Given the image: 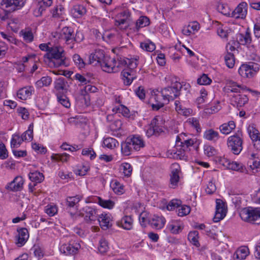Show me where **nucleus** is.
Returning a JSON list of instances; mask_svg holds the SVG:
<instances>
[{
    "mask_svg": "<svg viewBox=\"0 0 260 260\" xmlns=\"http://www.w3.org/2000/svg\"><path fill=\"white\" fill-rule=\"evenodd\" d=\"M71 13L75 18H80L86 13V9L83 5L74 6L71 9Z\"/></svg>",
    "mask_w": 260,
    "mask_h": 260,
    "instance_id": "cd10ccee",
    "label": "nucleus"
},
{
    "mask_svg": "<svg viewBox=\"0 0 260 260\" xmlns=\"http://www.w3.org/2000/svg\"><path fill=\"white\" fill-rule=\"evenodd\" d=\"M127 67L128 68L127 69L132 70L136 68L138 66V59H129L127 58Z\"/></svg>",
    "mask_w": 260,
    "mask_h": 260,
    "instance_id": "0e129e2a",
    "label": "nucleus"
},
{
    "mask_svg": "<svg viewBox=\"0 0 260 260\" xmlns=\"http://www.w3.org/2000/svg\"><path fill=\"white\" fill-rule=\"evenodd\" d=\"M103 145L105 147L112 149L118 145V142L115 139L109 137L104 140Z\"/></svg>",
    "mask_w": 260,
    "mask_h": 260,
    "instance_id": "e433bc0d",
    "label": "nucleus"
},
{
    "mask_svg": "<svg viewBox=\"0 0 260 260\" xmlns=\"http://www.w3.org/2000/svg\"><path fill=\"white\" fill-rule=\"evenodd\" d=\"M171 173L170 174V187L175 188L178 186L179 181V173L181 169L179 165L177 163H174L171 165Z\"/></svg>",
    "mask_w": 260,
    "mask_h": 260,
    "instance_id": "9d476101",
    "label": "nucleus"
},
{
    "mask_svg": "<svg viewBox=\"0 0 260 260\" xmlns=\"http://www.w3.org/2000/svg\"><path fill=\"white\" fill-rule=\"evenodd\" d=\"M113 190L117 194H122L124 192V186L117 181H114L111 184Z\"/></svg>",
    "mask_w": 260,
    "mask_h": 260,
    "instance_id": "a19ab883",
    "label": "nucleus"
},
{
    "mask_svg": "<svg viewBox=\"0 0 260 260\" xmlns=\"http://www.w3.org/2000/svg\"><path fill=\"white\" fill-rule=\"evenodd\" d=\"M74 30L71 27H63L59 33L54 32L52 33L54 38H58L63 40L66 44L72 45Z\"/></svg>",
    "mask_w": 260,
    "mask_h": 260,
    "instance_id": "6e6552de",
    "label": "nucleus"
},
{
    "mask_svg": "<svg viewBox=\"0 0 260 260\" xmlns=\"http://www.w3.org/2000/svg\"><path fill=\"white\" fill-rule=\"evenodd\" d=\"M121 76L124 84L129 85L136 78L134 71L129 69H124L121 72Z\"/></svg>",
    "mask_w": 260,
    "mask_h": 260,
    "instance_id": "6ab92c4d",
    "label": "nucleus"
},
{
    "mask_svg": "<svg viewBox=\"0 0 260 260\" xmlns=\"http://www.w3.org/2000/svg\"><path fill=\"white\" fill-rule=\"evenodd\" d=\"M33 139V125L30 124L28 129L23 133L20 139L19 144L23 141H30Z\"/></svg>",
    "mask_w": 260,
    "mask_h": 260,
    "instance_id": "2f4dec72",
    "label": "nucleus"
},
{
    "mask_svg": "<svg viewBox=\"0 0 260 260\" xmlns=\"http://www.w3.org/2000/svg\"><path fill=\"white\" fill-rule=\"evenodd\" d=\"M248 132L252 141H260V134L254 125H249L248 127Z\"/></svg>",
    "mask_w": 260,
    "mask_h": 260,
    "instance_id": "c9c22d12",
    "label": "nucleus"
},
{
    "mask_svg": "<svg viewBox=\"0 0 260 260\" xmlns=\"http://www.w3.org/2000/svg\"><path fill=\"white\" fill-rule=\"evenodd\" d=\"M58 102L60 103L63 106L68 108L70 107L71 104L69 99L64 94L57 95Z\"/></svg>",
    "mask_w": 260,
    "mask_h": 260,
    "instance_id": "8fccbe9b",
    "label": "nucleus"
},
{
    "mask_svg": "<svg viewBox=\"0 0 260 260\" xmlns=\"http://www.w3.org/2000/svg\"><path fill=\"white\" fill-rule=\"evenodd\" d=\"M120 170L122 172L124 176L129 177L132 174L133 168L129 164L124 162L121 164Z\"/></svg>",
    "mask_w": 260,
    "mask_h": 260,
    "instance_id": "58836bf2",
    "label": "nucleus"
},
{
    "mask_svg": "<svg viewBox=\"0 0 260 260\" xmlns=\"http://www.w3.org/2000/svg\"><path fill=\"white\" fill-rule=\"evenodd\" d=\"M81 214L84 217V220L87 223H91L92 221H95L98 217L96 210L89 206L83 207Z\"/></svg>",
    "mask_w": 260,
    "mask_h": 260,
    "instance_id": "9b49d317",
    "label": "nucleus"
},
{
    "mask_svg": "<svg viewBox=\"0 0 260 260\" xmlns=\"http://www.w3.org/2000/svg\"><path fill=\"white\" fill-rule=\"evenodd\" d=\"M129 19H131L130 12L128 10H123L116 15L115 21H120V20H126Z\"/></svg>",
    "mask_w": 260,
    "mask_h": 260,
    "instance_id": "c03bdc74",
    "label": "nucleus"
},
{
    "mask_svg": "<svg viewBox=\"0 0 260 260\" xmlns=\"http://www.w3.org/2000/svg\"><path fill=\"white\" fill-rule=\"evenodd\" d=\"M211 82L210 79L207 75L203 74L197 80V83L200 85H208Z\"/></svg>",
    "mask_w": 260,
    "mask_h": 260,
    "instance_id": "13d9d810",
    "label": "nucleus"
},
{
    "mask_svg": "<svg viewBox=\"0 0 260 260\" xmlns=\"http://www.w3.org/2000/svg\"><path fill=\"white\" fill-rule=\"evenodd\" d=\"M107 57H108V56H106L104 51L102 50H96L94 53H93V57H95L98 59L97 61L99 65L104 61Z\"/></svg>",
    "mask_w": 260,
    "mask_h": 260,
    "instance_id": "de8ad7c7",
    "label": "nucleus"
},
{
    "mask_svg": "<svg viewBox=\"0 0 260 260\" xmlns=\"http://www.w3.org/2000/svg\"><path fill=\"white\" fill-rule=\"evenodd\" d=\"M115 25L119 29L124 30L129 28L133 31V22L132 19L121 20L120 21H115Z\"/></svg>",
    "mask_w": 260,
    "mask_h": 260,
    "instance_id": "a878e982",
    "label": "nucleus"
},
{
    "mask_svg": "<svg viewBox=\"0 0 260 260\" xmlns=\"http://www.w3.org/2000/svg\"><path fill=\"white\" fill-rule=\"evenodd\" d=\"M140 46L143 50L148 52H152L155 49L154 44L151 42H142L141 43Z\"/></svg>",
    "mask_w": 260,
    "mask_h": 260,
    "instance_id": "09e8293b",
    "label": "nucleus"
},
{
    "mask_svg": "<svg viewBox=\"0 0 260 260\" xmlns=\"http://www.w3.org/2000/svg\"><path fill=\"white\" fill-rule=\"evenodd\" d=\"M216 211L213 219V221L215 222H218L222 219L226 215V210L223 202L220 199H217L216 200Z\"/></svg>",
    "mask_w": 260,
    "mask_h": 260,
    "instance_id": "2eb2a0df",
    "label": "nucleus"
},
{
    "mask_svg": "<svg viewBox=\"0 0 260 260\" xmlns=\"http://www.w3.org/2000/svg\"><path fill=\"white\" fill-rule=\"evenodd\" d=\"M45 212L50 216H53L57 213V209L55 206L48 205L46 207Z\"/></svg>",
    "mask_w": 260,
    "mask_h": 260,
    "instance_id": "bf43d9fd",
    "label": "nucleus"
},
{
    "mask_svg": "<svg viewBox=\"0 0 260 260\" xmlns=\"http://www.w3.org/2000/svg\"><path fill=\"white\" fill-rule=\"evenodd\" d=\"M81 198L79 196L68 197L66 199V205L67 209L72 208L75 211L77 210V204L80 202Z\"/></svg>",
    "mask_w": 260,
    "mask_h": 260,
    "instance_id": "4be33fe9",
    "label": "nucleus"
},
{
    "mask_svg": "<svg viewBox=\"0 0 260 260\" xmlns=\"http://www.w3.org/2000/svg\"><path fill=\"white\" fill-rule=\"evenodd\" d=\"M40 6L39 8V11L41 14L45 10L46 8L49 7L52 4V0H41L40 2Z\"/></svg>",
    "mask_w": 260,
    "mask_h": 260,
    "instance_id": "5fc2aeb1",
    "label": "nucleus"
},
{
    "mask_svg": "<svg viewBox=\"0 0 260 260\" xmlns=\"http://www.w3.org/2000/svg\"><path fill=\"white\" fill-rule=\"evenodd\" d=\"M73 59L74 62L78 66L79 68L84 67L85 63L82 58L78 54H74L73 56Z\"/></svg>",
    "mask_w": 260,
    "mask_h": 260,
    "instance_id": "680f3d73",
    "label": "nucleus"
},
{
    "mask_svg": "<svg viewBox=\"0 0 260 260\" xmlns=\"http://www.w3.org/2000/svg\"><path fill=\"white\" fill-rule=\"evenodd\" d=\"M23 183L24 180L22 177L17 176L9 184L8 188L12 191H18L22 188Z\"/></svg>",
    "mask_w": 260,
    "mask_h": 260,
    "instance_id": "aec40b11",
    "label": "nucleus"
},
{
    "mask_svg": "<svg viewBox=\"0 0 260 260\" xmlns=\"http://www.w3.org/2000/svg\"><path fill=\"white\" fill-rule=\"evenodd\" d=\"M247 13V4L246 2H241L232 12L231 16L235 19H244Z\"/></svg>",
    "mask_w": 260,
    "mask_h": 260,
    "instance_id": "4468645a",
    "label": "nucleus"
},
{
    "mask_svg": "<svg viewBox=\"0 0 260 260\" xmlns=\"http://www.w3.org/2000/svg\"><path fill=\"white\" fill-rule=\"evenodd\" d=\"M227 145L229 148L234 154L238 155L243 149V139L239 135L236 134L228 138Z\"/></svg>",
    "mask_w": 260,
    "mask_h": 260,
    "instance_id": "423d86ee",
    "label": "nucleus"
},
{
    "mask_svg": "<svg viewBox=\"0 0 260 260\" xmlns=\"http://www.w3.org/2000/svg\"><path fill=\"white\" fill-rule=\"evenodd\" d=\"M165 219L157 216L153 215L149 220V223L155 229H161L165 224Z\"/></svg>",
    "mask_w": 260,
    "mask_h": 260,
    "instance_id": "393cba45",
    "label": "nucleus"
},
{
    "mask_svg": "<svg viewBox=\"0 0 260 260\" xmlns=\"http://www.w3.org/2000/svg\"><path fill=\"white\" fill-rule=\"evenodd\" d=\"M80 248L81 245L79 243L71 240L61 244L59 250L62 253L67 255H74L78 253Z\"/></svg>",
    "mask_w": 260,
    "mask_h": 260,
    "instance_id": "0eeeda50",
    "label": "nucleus"
},
{
    "mask_svg": "<svg viewBox=\"0 0 260 260\" xmlns=\"http://www.w3.org/2000/svg\"><path fill=\"white\" fill-rule=\"evenodd\" d=\"M165 120L161 116H156L154 118L146 129V134L148 137L153 135L158 136L163 132L165 126Z\"/></svg>",
    "mask_w": 260,
    "mask_h": 260,
    "instance_id": "39448f33",
    "label": "nucleus"
},
{
    "mask_svg": "<svg viewBox=\"0 0 260 260\" xmlns=\"http://www.w3.org/2000/svg\"><path fill=\"white\" fill-rule=\"evenodd\" d=\"M190 212V208L188 206L182 205L178 209L177 211L178 215L179 216H184L188 215Z\"/></svg>",
    "mask_w": 260,
    "mask_h": 260,
    "instance_id": "603ef678",
    "label": "nucleus"
},
{
    "mask_svg": "<svg viewBox=\"0 0 260 260\" xmlns=\"http://www.w3.org/2000/svg\"><path fill=\"white\" fill-rule=\"evenodd\" d=\"M224 58L226 66L229 68H233L235 64V57L233 53L227 52Z\"/></svg>",
    "mask_w": 260,
    "mask_h": 260,
    "instance_id": "37998d69",
    "label": "nucleus"
},
{
    "mask_svg": "<svg viewBox=\"0 0 260 260\" xmlns=\"http://www.w3.org/2000/svg\"><path fill=\"white\" fill-rule=\"evenodd\" d=\"M200 93L201 95L197 99V102L198 105L204 103L207 96V92L204 89L201 90Z\"/></svg>",
    "mask_w": 260,
    "mask_h": 260,
    "instance_id": "69168bd1",
    "label": "nucleus"
},
{
    "mask_svg": "<svg viewBox=\"0 0 260 260\" xmlns=\"http://www.w3.org/2000/svg\"><path fill=\"white\" fill-rule=\"evenodd\" d=\"M99 66L103 70L107 73H115L118 72V70H115V66L113 60L109 56L107 57Z\"/></svg>",
    "mask_w": 260,
    "mask_h": 260,
    "instance_id": "a211bd4d",
    "label": "nucleus"
},
{
    "mask_svg": "<svg viewBox=\"0 0 260 260\" xmlns=\"http://www.w3.org/2000/svg\"><path fill=\"white\" fill-rule=\"evenodd\" d=\"M18 235L16 236V244L18 247L23 246L29 238V233L27 229L20 228L17 229Z\"/></svg>",
    "mask_w": 260,
    "mask_h": 260,
    "instance_id": "dca6fc26",
    "label": "nucleus"
},
{
    "mask_svg": "<svg viewBox=\"0 0 260 260\" xmlns=\"http://www.w3.org/2000/svg\"><path fill=\"white\" fill-rule=\"evenodd\" d=\"M48 60V64L51 68H58L61 66L67 67V58L63 49L61 47H51L49 52L44 55Z\"/></svg>",
    "mask_w": 260,
    "mask_h": 260,
    "instance_id": "f03ea898",
    "label": "nucleus"
},
{
    "mask_svg": "<svg viewBox=\"0 0 260 260\" xmlns=\"http://www.w3.org/2000/svg\"><path fill=\"white\" fill-rule=\"evenodd\" d=\"M187 122L192 127L196 129L197 133L201 132V128L200 125L199 121L197 118L194 117L190 118L188 119Z\"/></svg>",
    "mask_w": 260,
    "mask_h": 260,
    "instance_id": "49530a36",
    "label": "nucleus"
},
{
    "mask_svg": "<svg viewBox=\"0 0 260 260\" xmlns=\"http://www.w3.org/2000/svg\"><path fill=\"white\" fill-rule=\"evenodd\" d=\"M67 82L65 79L62 77L59 78L54 82V88L58 92L66 89Z\"/></svg>",
    "mask_w": 260,
    "mask_h": 260,
    "instance_id": "ea45409f",
    "label": "nucleus"
},
{
    "mask_svg": "<svg viewBox=\"0 0 260 260\" xmlns=\"http://www.w3.org/2000/svg\"><path fill=\"white\" fill-rule=\"evenodd\" d=\"M203 137L208 141L216 142L219 139V135L217 132L211 128L204 132Z\"/></svg>",
    "mask_w": 260,
    "mask_h": 260,
    "instance_id": "c85d7f7f",
    "label": "nucleus"
},
{
    "mask_svg": "<svg viewBox=\"0 0 260 260\" xmlns=\"http://www.w3.org/2000/svg\"><path fill=\"white\" fill-rule=\"evenodd\" d=\"M25 0H1L0 6L2 9L10 8L9 11H14L16 9L23 6Z\"/></svg>",
    "mask_w": 260,
    "mask_h": 260,
    "instance_id": "f8f14e48",
    "label": "nucleus"
},
{
    "mask_svg": "<svg viewBox=\"0 0 260 260\" xmlns=\"http://www.w3.org/2000/svg\"><path fill=\"white\" fill-rule=\"evenodd\" d=\"M86 203L94 202L98 203L101 207L109 209H112L115 206V202L111 200H104L99 197H88Z\"/></svg>",
    "mask_w": 260,
    "mask_h": 260,
    "instance_id": "ddd939ff",
    "label": "nucleus"
},
{
    "mask_svg": "<svg viewBox=\"0 0 260 260\" xmlns=\"http://www.w3.org/2000/svg\"><path fill=\"white\" fill-rule=\"evenodd\" d=\"M83 155H90V159H93L96 156V153L92 148L83 149L82 151Z\"/></svg>",
    "mask_w": 260,
    "mask_h": 260,
    "instance_id": "e2e57ef3",
    "label": "nucleus"
},
{
    "mask_svg": "<svg viewBox=\"0 0 260 260\" xmlns=\"http://www.w3.org/2000/svg\"><path fill=\"white\" fill-rule=\"evenodd\" d=\"M127 58H125L122 56H117L116 58H113V60L115 66V70H118L119 68H122L127 66Z\"/></svg>",
    "mask_w": 260,
    "mask_h": 260,
    "instance_id": "473e14b6",
    "label": "nucleus"
},
{
    "mask_svg": "<svg viewBox=\"0 0 260 260\" xmlns=\"http://www.w3.org/2000/svg\"><path fill=\"white\" fill-rule=\"evenodd\" d=\"M18 115L21 117L23 119L28 118L29 113L27 110L23 107H19L17 109Z\"/></svg>",
    "mask_w": 260,
    "mask_h": 260,
    "instance_id": "052dcab7",
    "label": "nucleus"
},
{
    "mask_svg": "<svg viewBox=\"0 0 260 260\" xmlns=\"http://www.w3.org/2000/svg\"><path fill=\"white\" fill-rule=\"evenodd\" d=\"M181 203V201L179 200L173 199L169 203L167 206V209L170 211L173 210L175 208L179 207Z\"/></svg>",
    "mask_w": 260,
    "mask_h": 260,
    "instance_id": "864d4df0",
    "label": "nucleus"
},
{
    "mask_svg": "<svg viewBox=\"0 0 260 260\" xmlns=\"http://www.w3.org/2000/svg\"><path fill=\"white\" fill-rule=\"evenodd\" d=\"M112 217L109 214H102L98 216L97 219L100 223L103 230H107L112 226Z\"/></svg>",
    "mask_w": 260,
    "mask_h": 260,
    "instance_id": "f3484780",
    "label": "nucleus"
},
{
    "mask_svg": "<svg viewBox=\"0 0 260 260\" xmlns=\"http://www.w3.org/2000/svg\"><path fill=\"white\" fill-rule=\"evenodd\" d=\"M29 178L32 182L36 183H40L44 180V176L42 173L35 171L29 174Z\"/></svg>",
    "mask_w": 260,
    "mask_h": 260,
    "instance_id": "f704fd0d",
    "label": "nucleus"
},
{
    "mask_svg": "<svg viewBox=\"0 0 260 260\" xmlns=\"http://www.w3.org/2000/svg\"><path fill=\"white\" fill-rule=\"evenodd\" d=\"M205 153L208 156H212L215 152V149L210 145H205L204 147Z\"/></svg>",
    "mask_w": 260,
    "mask_h": 260,
    "instance_id": "774afa93",
    "label": "nucleus"
},
{
    "mask_svg": "<svg viewBox=\"0 0 260 260\" xmlns=\"http://www.w3.org/2000/svg\"><path fill=\"white\" fill-rule=\"evenodd\" d=\"M248 99L246 95L237 94L233 96L232 101L235 102L237 107H242L247 103Z\"/></svg>",
    "mask_w": 260,
    "mask_h": 260,
    "instance_id": "7c9ffc66",
    "label": "nucleus"
},
{
    "mask_svg": "<svg viewBox=\"0 0 260 260\" xmlns=\"http://www.w3.org/2000/svg\"><path fill=\"white\" fill-rule=\"evenodd\" d=\"M63 11L64 8L61 5L57 6L52 11V16L59 18L63 14Z\"/></svg>",
    "mask_w": 260,
    "mask_h": 260,
    "instance_id": "6e6d98bb",
    "label": "nucleus"
},
{
    "mask_svg": "<svg viewBox=\"0 0 260 260\" xmlns=\"http://www.w3.org/2000/svg\"><path fill=\"white\" fill-rule=\"evenodd\" d=\"M237 39L238 43L242 45H249L251 42V38L250 32L247 30L245 34H239L237 35Z\"/></svg>",
    "mask_w": 260,
    "mask_h": 260,
    "instance_id": "bb28decb",
    "label": "nucleus"
},
{
    "mask_svg": "<svg viewBox=\"0 0 260 260\" xmlns=\"http://www.w3.org/2000/svg\"><path fill=\"white\" fill-rule=\"evenodd\" d=\"M236 128V124L234 121H230L220 125L219 129L224 135H229Z\"/></svg>",
    "mask_w": 260,
    "mask_h": 260,
    "instance_id": "5701e85b",
    "label": "nucleus"
},
{
    "mask_svg": "<svg viewBox=\"0 0 260 260\" xmlns=\"http://www.w3.org/2000/svg\"><path fill=\"white\" fill-rule=\"evenodd\" d=\"M240 216L245 222L252 224L260 223V210L251 207L242 209L240 212Z\"/></svg>",
    "mask_w": 260,
    "mask_h": 260,
    "instance_id": "20e7f679",
    "label": "nucleus"
},
{
    "mask_svg": "<svg viewBox=\"0 0 260 260\" xmlns=\"http://www.w3.org/2000/svg\"><path fill=\"white\" fill-rule=\"evenodd\" d=\"M84 39V36L83 34L79 31H77L75 35L74 34L73 35V44L72 45L70 46V48L72 49L74 47V44L75 42L76 43H80L82 42Z\"/></svg>",
    "mask_w": 260,
    "mask_h": 260,
    "instance_id": "4d7b16f0",
    "label": "nucleus"
},
{
    "mask_svg": "<svg viewBox=\"0 0 260 260\" xmlns=\"http://www.w3.org/2000/svg\"><path fill=\"white\" fill-rule=\"evenodd\" d=\"M52 82V79L49 76L43 77L41 79L36 82V85L39 87L44 86H49Z\"/></svg>",
    "mask_w": 260,
    "mask_h": 260,
    "instance_id": "a18cd8bd",
    "label": "nucleus"
},
{
    "mask_svg": "<svg viewBox=\"0 0 260 260\" xmlns=\"http://www.w3.org/2000/svg\"><path fill=\"white\" fill-rule=\"evenodd\" d=\"M145 146V143L141 137L133 136L128 137L121 144V151L123 155L128 156L134 151H139Z\"/></svg>",
    "mask_w": 260,
    "mask_h": 260,
    "instance_id": "7ed1b4c3",
    "label": "nucleus"
},
{
    "mask_svg": "<svg viewBox=\"0 0 260 260\" xmlns=\"http://www.w3.org/2000/svg\"><path fill=\"white\" fill-rule=\"evenodd\" d=\"M99 250L100 253L104 254L106 253L108 249V243L105 239H102L99 242Z\"/></svg>",
    "mask_w": 260,
    "mask_h": 260,
    "instance_id": "3c124183",
    "label": "nucleus"
},
{
    "mask_svg": "<svg viewBox=\"0 0 260 260\" xmlns=\"http://www.w3.org/2000/svg\"><path fill=\"white\" fill-rule=\"evenodd\" d=\"M31 87L22 88L18 91L17 96L21 100H25L31 95Z\"/></svg>",
    "mask_w": 260,
    "mask_h": 260,
    "instance_id": "72a5a7b5",
    "label": "nucleus"
},
{
    "mask_svg": "<svg viewBox=\"0 0 260 260\" xmlns=\"http://www.w3.org/2000/svg\"><path fill=\"white\" fill-rule=\"evenodd\" d=\"M259 68L257 63L242 64L239 69V74L243 78H251L259 71Z\"/></svg>",
    "mask_w": 260,
    "mask_h": 260,
    "instance_id": "1a4fd4ad",
    "label": "nucleus"
},
{
    "mask_svg": "<svg viewBox=\"0 0 260 260\" xmlns=\"http://www.w3.org/2000/svg\"><path fill=\"white\" fill-rule=\"evenodd\" d=\"M149 23L150 21L147 17L141 16L136 23H133V31L138 32L141 28L148 26Z\"/></svg>",
    "mask_w": 260,
    "mask_h": 260,
    "instance_id": "412c9836",
    "label": "nucleus"
},
{
    "mask_svg": "<svg viewBox=\"0 0 260 260\" xmlns=\"http://www.w3.org/2000/svg\"><path fill=\"white\" fill-rule=\"evenodd\" d=\"M22 32V35L24 40L26 42H31L33 41L34 39V36L31 32V31H21Z\"/></svg>",
    "mask_w": 260,
    "mask_h": 260,
    "instance_id": "338daca9",
    "label": "nucleus"
},
{
    "mask_svg": "<svg viewBox=\"0 0 260 260\" xmlns=\"http://www.w3.org/2000/svg\"><path fill=\"white\" fill-rule=\"evenodd\" d=\"M70 156V155L67 153H63L62 154H53L51 156V158L54 161L64 162L68 161Z\"/></svg>",
    "mask_w": 260,
    "mask_h": 260,
    "instance_id": "4c0bfd02",
    "label": "nucleus"
},
{
    "mask_svg": "<svg viewBox=\"0 0 260 260\" xmlns=\"http://www.w3.org/2000/svg\"><path fill=\"white\" fill-rule=\"evenodd\" d=\"M182 85L180 82H176L172 84L171 86L165 87L161 89V94L162 96V102H158L152 105L154 110H158L165 104H167L170 101H173L180 94ZM156 102H157L156 101Z\"/></svg>",
    "mask_w": 260,
    "mask_h": 260,
    "instance_id": "f257e3e1",
    "label": "nucleus"
},
{
    "mask_svg": "<svg viewBox=\"0 0 260 260\" xmlns=\"http://www.w3.org/2000/svg\"><path fill=\"white\" fill-rule=\"evenodd\" d=\"M117 224L125 230H130L133 228V219L130 216H125L120 221L117 222Z\"/></svg>",
    "mask_w": 260,
    "mask_h": 260,
    "instance_id": "b1692460",
    "label": "nucleus"
},
{
    "mask_svg": "<svg viewBox=\"0 0 260 260\" xmlns=\"http://www.w3.org/2000/svg\"><path fill=\"white\" fill-rule=\"evenodd\" d=\"M248 254L249 249L247 247H241L235 253V257L234 258L236 260H242L245 259Z\"/></svg>",
    "mask_w": 260,
    "mask_h": 260,
    "instance_id": "c756f323",
    "label": "nucleus"
},
{
    "mask_svg": "<svg viewBox=\"0 0 260 260\" xmlns=\"http://www.w3.org/2000/svg\"><path fill=\"white\" fill-rule=\"evenodd\" d=\"M199 233L197 231L190 232L188 235V239L192 243L194 246L197 247L200 246V243L198 241Z\"/></svg>",
    "mask_w": 260,
    "mask_h": 260,
    "instance_id": "79ce46f5",
    "label": "nucleus"
}]
</instances>
